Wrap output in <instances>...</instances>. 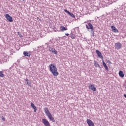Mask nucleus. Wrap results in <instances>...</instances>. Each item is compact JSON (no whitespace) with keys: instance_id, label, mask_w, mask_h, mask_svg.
Listing matches in <instances>:
<instances>
[{"instance_id":"1","label":"nucleus","mask_w":126,"mask_h":126,"mask_svg":"<svg viewBox=\"0 0 126 126\" xmlns=\"http://www.w3.org/2000/svg\"><path fill=\"white\" fill-rule=\"evenodd\" d=\"M49 70L50 72L54 75V76H58L59 75V72H58V69H57V67H56V65L55 64H50L49 66Z\"/></svg>"},{"instance_id":"2","label":"nucleus","mask_w":126,"mask_h":126,"mask_svg":"<svg viewBox=\"0 0 126 126\" xmlns=\"http://www.w3.org/2000/svg\"><path fill=\"white\" fill-rule=\"evenodd\" d=\"M52 45H51L50 43H46L45 45H47V48H49L48 50L52 54H54L55 55H58V51L56 50L54 47V43H52Z\"/></svg>"},{"instance_id":"3","label":"nucleus","mask_w":126,"mask_h":126,"mask_svg":"<svg viewBox=\"0 0 126 126\" xmlns=\"http://www.w3.org/2000/svg\"><path fill=\"white\" fill-rule=\"evenodd\" d=\"M114 47L116 50H120V49H122V44L120 42L115 43Z\"/></svg>"},{"instance_id":"4","label":"nucleus","mask_w":126,"mask_h":126,"mask_svg":"<svg viewBox=\"0 0 126 126\" xmlns=\"http://www.w3.org/2000/svg\"><path fill=\"white\" fill-rule=\"evenodd\" d=\"M42 123H43L44 126H51L50 125V122L47 120V119L44 118L42 119Z\"/></svg>"},{"instance_id":"5","label":"nucleus","mask_w":126,"mask_h":126,"mask_svg":"<svg viewBox=\"0 0 126 126\" xmlns=\"http://www.w3.org/2000/svg\"><path fill=\"white\" fill-rule=\"evenodd\" d=\"M5 18L9 22H13V19H12V17L9 15L8 14H6L5 15Z\"/></svg>"},{"instance_id":"6","label":"nucleus","mask_w":126,"mask_h":126,"mask_svg":"<svg viewBox=\"0 0 126 126\" xmlns=\"http://www.w3.org/2000/svg\"><path fill=\"white\" fill-rule=\"evenodd\" d=\"M86 122L89 126H95L94 123L91 120L87 119Z\"/></svg>"},{"instance_id":"7","label":"nucleus","mask_w":126,"mask_h":126,"mask_svg":"<svg viewBox=\"0 0 126 126\" xmlns=\"http://www.w3.org/2000/svg\"><path fill=\"white\" fill-rule=\"evenodd\" d=\"M96 53L98 58H100L102 60H103L104 59V57H103V55H102V53H101V52H100V51H99L98 50H96Z\"/></svg>"},{"instance_id":"8","label":"nucleus","mask_w":126,"mask_h":126,"mask_svg":"<svg viewBox=\"0 0 126 126\" xmlns=\"http://www.w3.org/2000/svg\"><path fill=\"white\" fill-rule=\"evenodd\" d=\"M89 89H91L93 91H96L97 90V88L94 85H90L88 86Z\"/></svg>"},{"instance_id":"9","label":"nucleus","mask_w":126,"mask_h":126,"mask_svg":"<svg viewBox=\"0 0 126 126\" xmlns=\"http://www.w3.org/2000/svg\"><path fill=\"white\" fill-rule=\"evenodd\" d=\"M86 27L87 29H91L92 30V29H94L93 28V26L92 25V23H89L87 25H86Z\"/></svg>"},{"instance_id":"10","label":"nucleus","mask_w":126,"mask_h":126,"mask_svg":"<svg viewBox=\"0 0 126 126\" xmlns=\"http://www.w3.org/2000/svg\"><path fill=\"white\" fill-rule=\"evenodd\" d=\"M47 117L49 119V120H50V121H52L53 123H55V119H54V117H53L51 114L47 115Z\"/></svg>"},{"instance_id":"11","label":"nucleus","mask_w":126,"mask_h":126,"mask_svg":"<svg viewBox=\"0 0 126 126\" xmlns=\"http://www.w3.org/2000/svg\"><path fill=\"white\" fill-rule=\"evenodd\" d=\"M31 105L33 108L34 113H36L37 112V107H36V106H35V104H34V103L32 102L31 103Z\"/></svg>"},{"instance_id":"12","label":"nucleus","mask_w":126,"mask_h":126,"mask_svg":"<svg viewBox=\"0 0 126 126\" xmlns=\"http://www.w3.org/2000/svg\"><path fill=\"white\" fill-rule=\"evenodd\" d=\"M30 52H28L27 51H24L23 52V55L25 56V57H30V56H31V54H30Z\"/></svg>"},{"instance_id":"13","label":"nucleus","mask_w":126,"mask_h":126,"mask_svg":"<svg viewBox=\"0 0 126 126\" xmlns=\"http://www.w3.org/2000/svg\"><path fill=\"white\" fill-rule=\"evenodd\" d=\"M67 28L64 27V26H61L60 27V30H61V31L62 32H63V31H65L66 30H67Z\"/></svg>"},{"instance_id":"14","label":"nucleus","mask_w":126,"mask_h":126,"mask_svg":"<svg viewBox=\"0 0 126 126\" xmlns=\"http://www.w3.org/2000/svg\"><path fill=\"white\" fill-rule=\"evenodd\" d=\"M103 65L106 70H109V68L104 61H102Z\"/></svg>"},{"instance_id":"15","label":"nucleus","mask_w":126,"mask_h":126,"mask_svg":"<svg viewBox=\"0 0 126 126\" xmlns=\"http://www.w3.org/2000/svg\"><path fill=\"white\" fill-rule=\"evenodd\" d=\"M44 112L45 114L47 115V116H49V115H51V113H50L49 109H48V108H44Z\"/></svg>"},{"instance_id":"16","label":"nucleus","mask_w":126,"mask_h":126,"mask_svg":"<svg viewBox=\"0 0 126 126\" xmlns=\"http://www.w3.org/2000/svg\"><path fill=\"white\" fill-rule=\"evenodd\" d=\"M119 75L120 77L123 78L125 75L124 74V73H123V71H119Z\"/></svg>"},{"instance_id":"17","label":"nucleus","mask_w":126,"mask_h":126,"mask_svg":"<svg viewBox=\"0 0 126 126\" xmlns=\"http://www.w3.org/2000/svg\"><path fill=\"white\" fill-rule=\"evenodd\" d=\"M91 34H92V37L95 36V32H94V29L91 30Z\"/></svg>"},{"instance_id":"18","label":"nucleus","mask_w":126,"mask_h":126,"mask_svg":"<svg viewBox=\"0 0 126 126\" xmlns=\"http://www.w3.org/2000/svg\"><path fill=\"white\" fill-rule=\"evenodd\" d=\"M94 66H95V67H100V65L98 64L97 61H94Z\"/></svg>"},{"instance_id":"19","label":"nucleus","mask_w":126,"mask_h":126,"mask_svg":"<svg viewBox=\"0 0 126 126\" xmlns=\"http://www.w3.org/2000/svg\"><path fill=\"white\" fill-rule=\"evenodd\" d=\"M68 14L71 17H72V18H75V15H74L73 13L70 12Z\"/></svg>"},{"instance_id":"20","label":"nucleus","mask_w":126,"mask_h":126,"mask_svg":"<svg viewBox=\"0 0 126 126\" xmlns=\"http://www.w3.org/2000/svg\"><path fill=\"white\" fill-rule=\"evenodd\" d=\"M25 83L27 84L28 86H31V82L30 81L25 82Z\"/></svg>"},{"instance_id":"21","label":"nucleus","mask_w":126,"mask_h":126,"mask_svg":"<svg viewBox=\"0 0 126 126\" xmlns=\"http://www.w3.org/2000/svg\"><path fill=\"white\" fill-rule=\"evenodd\" d=\"M0 77H4V74H3V73L2 72V71H0Z\"/></svg>"},{"instance_id":"22","label":"nucleus","mask_w":126,"mask_h":126,"mask_svg":"<svg viewBox=\"0 0 126 126\" xmlns=\"http://www.w3.org/2000/svg\"><path fill=\"white\" fill-rule=\"evenodd\" d=\"M71 39H75V35L73 34L72 33L70 34Z\"/></svg>"},{"instance_id":"23","label":"nucleus","mask_w":126,"mask_h":126,"mask_svg":"<svg viewBox=\"0 0 126 126\" xmlns=\"http://www.w3.org/2000/svg\"><path fill=\"white\" fill-rule=\"evenodd\" d=\"M112 31H113L114 33H119V31H118L117 28L115 30H113Z\"/></svg>"},{"instance_id":"24","label":"nucleus","mask_w":126,"mask_h":126,"mask_svg":"<svg viewBox=\"0 0 126 126\" xmlns=\"http://www.w3.org/2000/svg\"><path fill=\"white\" fill-rule=\"evenodd\" d=\"M107 63H109V64H112V62H111V61L107 60Z\"/></svg>"},{"instance_id":"25","label":"nucleus","mask_w":126,"mask_h":126,"mask_svg":"<svg viewBox=\"0 0 126 126\" xmlns=\"http://www.w3.org/2000/svg\"><path fill=\"white\" fill-rule=\"evenodd\" d=\"M116 27L114 26H111V29L112 30V31L116 29Z\"/></svg>"},{"instance_id":"26","label":"nucleus","mask_w":126,"mask_h":126,"mask_svg":"<svg viewBox=\"0 0 126 126\" xmlns=\"http://www.w3.org/2000/svg\"><path fill=\"white\" fill-rule=\"evenodd\" d=\"M64 11H65V12H66V13H68V14H69V13L70 12L66 9H64Z\"/></svg>"},{"instance_id":"27","label":"nucleus","mask_w":126,"mask_h":126,"mask_svg":"<svg viewBox=\"0 0 126 126\" xmlns=\"http://www.w3.org/2000/svg\"><path fill=\"white\" fill-rule=\"evenodd\" d=\"M24 80H25V81H26V82H27L29 81V80L27 78L25 79Z\"/></svg>"},{"instance_id":"28","label":"nucleus","mask_w":126,"mask_h":126,"mask_svg":"<svg viewBox=\"0 0 126 126\" xmlns=\"http://www.w3.org/2000/svg\"><path fill=\"white\" fill-rule=\"evenodd\" d=\"M48 44H50V46H52V44H54L53 42H49Z\"/></svg>"},{"instance_id":"29","label":"nucleus","mask_w":126,"mask_h":126,"mask_svg":"<svg viewBox=\"0 0 126 126\" xmlns=\"http://www.w3.org/2000/svg\"><path fill=\"white\" fill-rule=\"evenodd\" d=\"M2 121H5V118L4 117H2Z\"/></svg>"},{"instance_id":"30","label":"nucleus","mask_w":126,"mask_h":126,"mask_svg":"<svg viewBox=\"0 0 126 126\" xmlns=\"http://www.w3.org/2000/svg\"><path fill=\"white\" fill-rule=\"evenodd\" d=\"M123 96H124V97L125 98H126V94H123Z\"/></svg>"},{"instance_id":"31","label":"nucleus","mask_w":126,"mask_h":126,"mask_svg":"<svg viewBox=\"0 0 126 126\" xmlns=\"http://www.w3.org/2000/svg\"><path fill=\"white\" fill-rule=\"evenodd\" d=\"M65 35H66V36H69V34H68V33H66Z\"/></svg>"},{"instance_id":"32","label":"nucleus","mask_w":126,"mask_h":126,"mask_svg":"<svg viewBox=\"0 0 126 126\" xmlns=\"http://www.w3.org/2000/svg\"><path fill=\"white\" fill-rule=\"evenodd\" d=\"M23 0V1H24V0Z\"/></svg>"}]
</instances>
